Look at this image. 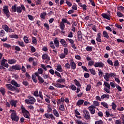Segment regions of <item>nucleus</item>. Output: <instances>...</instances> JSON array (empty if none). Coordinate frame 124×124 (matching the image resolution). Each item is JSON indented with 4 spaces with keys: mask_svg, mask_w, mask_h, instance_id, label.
<instances>
[{
    "mask_svg": "<svg viewBox=\"0 0 124 124\" xmlns=\"http://www.w3.org/2000/svg\"><path fill=\"white\" fill-rule=\"evenodd\" d=\"M2 28L3 30H4V31H7V32H8V31H9L10 30L9 27H8L7 25H3Z\"/></svg>",
    "mask_w": 124,
    "mask_h": 124,
    "instance_id": "obj_27",
    "label": "nucleus"
},
{
    "mask_svg": "<svg viewBox=\"0 0 124 124\" xmlns=\"http://www.w3.org/2000/svg\"><path fill=\"white\" fill-rule=\"evenodd\" d=\"M63 52H64V54H65V55H67L68 54V48H66V47H65L64 48V51H63Z\"/></svg>",
    "mask_w": 124,
    "mask_h": 124,
    "instance_id": "obj_51",
    "label": "nucleus"
},
{
    "mask_svg": "<svg viewBox=\"0 0 124 124\" xmlns=\"http://www.w3.org/2000/svg\"><path fill=\"white\" fill-rule=\"evenodd\" d=\"M69 89H71L72 91H76L77 87L74 85H71V86L69 87Z\"/></svg>",
    "mask_w": 124,
    "mask_h": 124,
    "instance_id": "obj_33",
    "label": "nucleus"
},
{
    "mask_svg": "<svg viewBox=\"0 0 124 124\" xmlns=\"http://www.w3.org/2000/svg\"><path fill=\"white\" fill-rule=\"evenodd\" d=\"M16 12L18 13H22V8L21 7H16Z\"/></svg>",
    "mask_w": 124,
    "mask_h": 124,
    "instance_id": "obj_40",
    "label": "nucleus"
},
{
    "mask_svg": "<svg viewBox=\"0 0 124 124\" xmlns=\"http://www.w3.org/2000/svg\"><path fill=\"white\" fill-rule=\"evenodd\" d=\"M10 111L13 112L11 115V118L13 122H16V112H15V110L11 109Z\"/></svg>",
    "mask_w": 124,
    "mask_h": 124,
    "instance_id": "obj_6",
    "label": "nucleus"
},
{
    "mask_svg": "<svg viewBox=\"0 0 124 124\" xmlns=\"http://www.w3.org/2000/svg\"><path fill=\"white\" fill-rule=\"evenodd\" d=\"M46 15V12H44L41 14L40 17L43 19H45V16Z\"/></svg>",
    "mask_w": 124,
    "mask_h": 124,
    "instance_id": "obj_32",
    "label": "nucleus"
},
{
    "mask_svg": "<svg viewBox=\"0 0 124 124\" xmlns=\"http://www.w3.org/2000/svg\"><path fill=\"white\" fill-rule=\"evenodd\" d=\"M21 112L23 116L28 119H30V111L26 109V108L23 106H21Z\"/></svg>",
    "mask_w": 124,
    "mask_h": 124,
    "instance_id": "obj_1",
    "label": "nucleus"
},
{
    "mask_svg": "<svg viewBox=\"0 0 124 124\" xmlns=\"http://www.w3.org/2000/svg\"><path fill=\"white\" fill-rule=\"evenodd\" d=\"M57 70L59 71V72H62V66L61 65H59L57 66Z\"/></svg>",
    "mask_w": 124,
    "mask_h": 124,
    "instance_id": "obj_37",
    "label": "nucleus"
},
{
    "mask_svg": "<svg viewBox=\"0 0 124 124\" xmlns=\"http://www.w3.org/2000/svg\"><path fill=\"white\" fill-rule=\"evenodd\" d=\"M82 33L81 31H78V39L79 41L81 42L82 41Z\"/></svg>",
    "mask_w": 124,
    "mask_h": 124,
    "instance_id": "obj_14",
    "label": "nucleus"
},
{
    "mask_svg": "<svg viewBox=\"0 0 124 124\" xmlns=\"http://www.w3.org/2000/svg\"><path fill=\"white\" fill-rule=\"evenodd\" d=\"M28 17L29 18V19L31 20V21H33V19H34V18L33 17V16L31 15H28Z\"/></svg>",
    "mask_w": 124,
    "mask_h": 124,
    "instance_id": "obj_45",
    "label": "nucleus"
},
{
    "mask_svg": "<svg viewBox=\"0 0 124 124\" xmlns=\"http://www.w3.org/2000/svg\"><path fill=\"white\" fill-rule=\"evenodd\" d=\"M47 108L48 109L47 110V113H51V112L52 111V108L50 107V106H48Z\"/></svg>",
    "mask_w": 124,
    "mask_h": 124,
    "instance_id": "obj_46",
    "label": "nucleus"
},
{
    "mask_svg": "<svg viewBox=\"0 0 124 124\" xmlns=\"http://www.w3.org/2000/svg\"><path fill=\"white\" fill-rule=\"evenodd\" d=\"M0 37H2V36H4V31L1 30L0 32Z\"/></svg>",
    "mask_w": 124,
    "mask_h": 124,
    "instance_id": "obj_57",
    "label": "nucleus"
},
{
    "mask_svg": "<svg viewBox=\"0 0 124 124\" xmlns=\"http://www.w3.org/2000/svg\"><path fill=\"white\" fill-rule=\"evenodd\" d=\"M12 10L13 12H16V4L12 6Z\"/></svg>",
    "mask_w": 124,
    "mask_h": 124,
    "instance_id": "obj_52",
    "label": "nucleus"
},
{
    "mask_svg": "<svg viewBox=\"0 0 124 124\" xmlns=\"http://www.w3.org/2000/svg\"><path fill=\"white\" fill-rule=\"evenodd\" d=\"M23 84L24 85V86H29V85H30V83L27 80H24L23 81Z\"/></svg>",
    "mask_w": 124,
    "mask_h": 124,
    "instance_id": "obj_43",
    "label": "nucleus"
},
{
    "mask_svg": "<svg viewBox=\"0 0 124 124\" xmlns=\"http://www.w3.org/2000/svg\"><path fill=\"white\" fill-rule=\"evenodd\" d=\"M10 103L12 106H14V107H16V101L14 100H12L10 102Z\"/></svg>",
    "mask_w": 124,
    "mask_h": 124,
    "instance_id": "obj_23",
    "label": "nucleus"
},
{
    "mask_svg": "<svg viewBox=\"0 0 124 124\" xmlns=\"http://www.w3.org/2000/svg\"><path fill=\"white\" fill-rule=\"evenodd\" d=\"M66 41H69L71 44H72L74 43V40L73 39H71L67 38L66 39Z\"/></svg>",
    "mask_w": 124,
    "mask_h": 124,
    "instance_id": "obj_53",
    "label": "nucleus"
},
{
    "mask_svg": "<svg viewBox=\"0 0 124 124\" xmlns=\"http://www.w3.org/2000/svg\"><path fill=\"white\" fill-rule=\"evenodd\" d=\"M101 16L105 19H107L108 20H110V15H108L107 13H103L101 15Z\"/></svg>",
    "mask_w": 124,
    "mask_h": 124,
    "instance_id": "obj_10",
    "label": "nucleus"
},
{
    "mask_svg": "<svg viewBox=\"0 0 124 124\" xmlns=\"http://www.w3.org/2000/svg\"><path fill=\"white\" fill-rule=\"evenodd\" d=\"M64 23H67L69 26H71V24L68 21L66 18H62V22L60 23V28L62 31H64L65 29V25Z\"/></svg>",
    "mask_w": 124,
    "mask_h": 124,
    "instance_id": "obj_2",
    "label": "nucleus"
},
{
    "mask_svg": "<svg viewBox=\"0 0 124 124\" xmlns=\"http://www.w3.org/2000/svg\"><path fill=\"white\" fill-rule=\"evenodd\" d=\"M91 88L92 86L91 84H88L86 88V92H90V91L91 90Z\"/></svg>",
    "mask_w": 124,
    "mask_h": 124,
    "instance_id": "obj_31",
    "label": "nucleus"
},
{
    "mask_svg": "<svg viewBox=\"0 0 124 124\" xmlns=\"http://www.w3.org/2000/svg\"><path fill=\"white\" fill-rule=\"evenodd\" d=\"M107 62L110 65L113 66V62H112V61L108 59V61H107Z\"/></svg>",
    "mask_w": 124,
    "mask_h": 124,
    "instance_id": "obj_60",
    "label": "nucleus"
},
{
    "mask_svg": "<svg viewBox=\"0 0 124 124\" xmlns=\"http://www.w3.org/2000/svg\"><path fill=\"white\" fill-rule=\"evenodd\" d=\"M117 16H119L120 17L124 16L123 14L120 12L117 13Z\"/></svg>",
    "mask_w": 124,
    "mask_h": 124,
    "instance_id": "obj_63",
    "label": "nucleus"
},
{
    "mask_svg": "<svg viewBox=\"0 0 124 124\" xmlns=\"http://www.w3.org/2000/svg\"><path fill=\"white\" fill-rule=\"evenodd\" d=\"M81 67L83 70H85V71H86L87 72H89V70L87 68V67L86 66H82Z\"/></svg>",
    "mask_w": 124,
    "mask_h": 124,
    "instance_id": "obj_62",
    "label": "nucleus"
},
{
    "mask_svg": "<svg viewBox=\"0 0 124 124\" xmlns=\"http://www.w3.org/2000/svg\"><path fill=\"white\" fill-rule=\"evenodd\" d=\"M98 71H99L98 72V75L99 77H102V76L103 75V72L100 69H98Z\"/></svg>",
    "mask_w": 124,
    "mask_h": 124,
    "instance_id": "obj_42",
    "label": "nucleus"
},
{
    "mask_svg": "<svg viewBox=\"0 0 124 124\" xmlns=\"http://www.w3.org/2000/svg\"><path fill=\"white\" fill-rule=\"evenodd\" d=\"M3 11L4 13L5 14L6 16H7L8 18H9L10 15H9V11L8 10V6H4L3 7Z\"/></svg>",
    "mask_w": 124,
    "mask_h": 124,
    "instance_id": "obj_7",
    "label": "nucleus"
},
{
    "mask_svg": "<svg viewBox=\"0 0 124 124\" xmlns=\"http://www.w3.org/2000/svg\"><path fill=\"white\" fill-rule=\"evenodd\" d=\"M60 43L64 47H66L67 46L66 41L63 39L60 40Z\"/></svg>",
    "mask_w": 124,
    "mask_h": 124,
    "instance_id": "obj_17",
    "label": "nucleus"
},
{
    "mask_svg": "<svg viewBox=\"0 0 124 124\" xmlns=\"http://www.w3.org/2000/svg\"><path fill=\"white\" fill-rule=\"evenodd\" d=\"M44 26L46 28V29L48 31L49 30V26L47 23H44Z\"/></svg>",
    "mask_w": 124,
    "mask_h": 124,
    "instance_id": "obj_44",
    "label": "nucleus"
},
{
    "mask_svg": "<svg viewBox=\"0 0 124 124\" xmlns=\"http://www.w3.org/2000/svg\"><path fill=\"white\" fill-rule=\"evenodd\" d=\"M117 9L119 11H124V7L122 6H120L118 7Z\"/></svg>",
    "mask_w": 124,
    "mask_h": 124,
    "instance_id": "obj_50",
    "label": "nucleus"
},
{
    "mask_svg": "<svg viewBox=\"0 0 124 124\" xmlns=\"http://www.w3.org/2000/svg\"><path fill=\"white\" fill-rule=\"evenodd\" d=\"M114 65L115 66H119V61L118 60L115 61V62H114Z\"/></svg>",
    "mask_w": 124,
    "mask_h": 124,
    "instance_id": "obj_61",
    "label": "nucleus"
},
{
    "mask_svg": "<svg viewBox=\"0 0 124 124\" xmlns=\"http://www.w3.org/2000/svg\"><path fill=\"white\" fill-rule=\"evenodd\" d=\"M54 43L55 44V46L57 47H59V42L58 40V38H56L54 40Z\"/></svg>",
    "mask_w": 124,
    "mask_h": 124,
    "instance_id": "obj_20",
    "label": "nucleus"
},
{
    "mask_svg": "<svg viewBox=\"0 0 124 124\" xmlns=\"http://www.w3.org/2000/svg\"><path fill=\"white\" fill-rule=\"evenodd\" d=\"M104 87H106L104 89V91L107 93H110V86L107 82L105 81L104 84Z\"/></svg>",
    "mask_w": 124,
    "mask_h": 124,
    "instance_id": "obj_4",
    "label": "nucleus"
},
{
    "mask_svg": "<svg viewBox=\"0 0 124 124\" xmlns=\"http://www.w3.org/2000/svg\"><path fill=\"white\" fill-rule=\"evenodd\" d=\"M89 71H90L91 73L93 75H96V72L95 71V70L93 69V68L92 69H90Z\"/></svg>",
    "mask_w": 124,
    "mask_h": 124,
    "instance_id": "obj_34",
    "label": "nucleus"
},
{
    "mask_svg": "<svg viewBox=\"0 0 124 124\" xmlns=\"http://www.w3.org/2000/svg\"><path fill=\"white\" fill-rule=\"evenodd\" d=\"M11 84L13 85V87H16V81L15 80H12L11 81Z\"/></svg>",
    "mask_w": 124,
    "mask_h": 124,
    "instance_id": "obj_47",
    "label": "nucleus"
},
{
    "mask_svg": "<svg viewBox=\"0 0 124 124\" xmlns=\"http://www.w3.org/2000/svg\"><path fill=\"white\" fill-rule=\"evenodd\" d=\"M95 67H103L104 64L102 62H96L94 65Z\"/></svg>",
    "mask_w": 124,
    "mask_h": 124,
    "instance_id": "obj_9",
    "label": "nucleus"
},
{
    "mask_svg": "<svg viewBox=\"0 0 124 124\" xmlns=\"http://www.w3.org/2000/svg\"><path fill=\"white\" fill-rule=\"evenodd\" d=\"M112 108L113 110H115L117 105L114 102H112L111 104Z\"/></svg>",
    "mask_w": 124,
    "mask_h": 124,
    "instance_id": "obj_39",
    "label": "nucleus"
},
{
    "mask_svg": "<svg viewBox=\"0 0 124 124\" xmlns=\"http://www.w3.org/2000/svg\"><path fill=\"white\" fill-rule=\"evenodd\" d=\"M38 81L39 84H43L44 82V79L41 77H39Z\"/></svg>",
    "mask_w": 124,
    "mask_h": 124,
    "instance_id": "obj_24",
    "label": "nucleus"
},
{
    "mask_svg": "<svg viewBox=\"0 0 124 124\" xmlns=\"http://www.w3.org/2000/svg\"><path fill=\"white\" fill-rule=\"evenodd\" d=\"M95 124H104V122L101 120H99L95 122Z\"/></svg>",
    "mask_w": 124,
    "mask_h": 124,
    "instance_id": "obj_41",
    "label": "nucleus"
},
{
    "mask_svg": "<svg viewBox=\"0 0 124 124\" xmlns=\"http://www.w3.org/2000/svg\"><path fill=\"white\" fill-rule=\"evenodd\" d=\"M70 65L69 63H66L65 64V67H66V68L67 69H69L70 68Z\"/></svg>",
    "mask_w": 124,
    "mask_h": 124,
    "instance_id": "obj_54",
    "label": "nucleus"
},
{
    "mask_svg": "<svg viewBox=\"0 0 124 124\" xmlns=\"http://www.w3.org/2000/svg\"><path fill=\"white\" fill-rule=\"evenodd\" d=\"M84 102V100H82V99L79 100L77 103V105H78V106H79V105H82V104H83Z\"/></svg>",
    "mask_w": 124,
    "mask_h": 124,
    "instance_id": "obj_22",
    "label": "nucleus"
},
{
    "mask_svg": "<svg viewBox=\"0 0 124 124\" xmlns=\"http://www.w3.org/2000/svg\"><path fill=\"white\" fill-rule=\"evenodd\" d=\"M103 34L104 37L106 38L107 39H108L109 38L108 33L106 31H103Z\"/></svg>",
    "mask_w": 124,
    "mask_h": 124,
    "instance_id": "obj_21",
    "label": "nucleus"
},
{
    "mask_svg": "<svg viewBox=\"0 0 124 124\" xmlns=\"http://www.w3.org/2000/svg\"><path fill=\"white\" fill-rule=\"evenodd\" d=\"M57 83L55 84V86L56 88H65V85H62L59 83H65V78H60V79L57 80Z\"/></svg>",
    "mask_w": 124,
    "mask_h": 124,
    "instance_id": "obj_3",
    "label": "nucleus"
},
{
    "mask_svg": "<svg viewBox=\"0 0 124 124\" xmlns=\"http://www.w3.org/2000/svg\"><path fill=\"white\" fill-rule=\"evenodd\" d=\"M86 50L88 51H91L93 50V47L88 46L86 47Z\"/></svg>",
    "mask_w": 124,
    "mask_h": 124,
    "instance_id": "obj_36",
    "label": "nucleus"
},
{
    "mask_svg": "<svg viewBox=\"0 0 124 124\" xmlns=\"http://www.w3.org/2000/svg\"><path fill=\"white\" fill-rule=\"evenodd\" d=\"M116 88L119 92H122V88L119 85H116Z\"/></svg>",
    "mask_w": 124,
    "mask_h": 124,
    "instance_id": "obj_58",
    "label": "nucleus"
},
{
    "mask_svg": "<svg viewBox=\"0 0 124 124\" xmlns=\"http://www.w3.org/2000/svg\"><path fill=\"white\" fill-rule=\"evenodd\" d=\"M83 116L84 117V118L86 120H87V121L91 120L90 112L88 110H83Z\"/></svg>",
    "mask_w": 124,
    "mask_h": 124,
    "instance_id": "obj_5",
    "label": "nucleus"
},
{
    "mask_svg": "<svg viewBox=\"0 0 124 124\" xmlns=\"http://www.w3.org/2000/svg\"><path fill=\"white\" fill-rule=\"evenodd\" d=\"M53 114L57 118H59L60 117L59 113L56 109H53Z\"/></svg>",
    "mask_w": 124,
    "mask_h": 124,
    "instance_id": "obj_18",
    "label": "nucleus"
},
{
    "mask_svg": "<svg viewBox=\"0 0 124 124\" xmlns=\"http://www.w3.org/2000/svg\"><path fill=\"white\" fill-rule=\"evenodd\" d=\"M101 104L103 107H105V108H107V109H108V104L107 103H106L105 102H102L101 103Z\"/></svg>",
    "mask_w": 124,
    "mask_h": 124,
    "instance_id": "obj_25",
    "label": "nucleus"
},
{
    "mask_svg": "<svg viewBox=\"0 0 124 124\" xmlns=\"http://www.w3.org/2000/svg\"><path fill=\"white\" fill-rule=\"evenodd\" d=\"M101 99H104V98H107L108 99L109 98V95L108 94H104L101 96Z\"/></svg>",
    "mask_w": 124,
    "mask_h": 124,
    "instance_id": "obj_19",
    "label": "nucleus"
},
{
    "mask_svg": "<svg viewBox=\"0 0 124 124\" xmlns=\"http://www.w3.org/2000/svg\"><path fill=\"white\" fill-rule=\"evenodd\" d=\"M7 62V60H6V59H3L1 61V65L4 66V67H6L7 68H8V67L9 66V65H8V63H6L5 62Z\"/></svg>",
    "mask_w": 124,
    "mask_h": 124,
    "instance_id": "obj_8",
    "label": "nucleus"
},
{
    "mask_svg": "<svg viewBox=\"0 0 124 124\" xmlns=\"http://www.w3.org/2000/svg\"><path fill=\"white\" fill-rule=\"evenodd\" d=\"M18 43L19 46H21L22 47L25 46V45H24V42L18 41Z\"/></svg>",
    "mask_w": 124,
    "mask_h": 124,
    "instance_id": "obj_55",
    "label": "nucleus"
},
{
    "mask_svg": "<svg viewBox=\"0 0 124 124\" xmlns=\"http://www.w3.org/2000/svg\"><path fill=\"white\" fill-rule=\"evenodd\" d=\"M6 87L10 91H15V87L12 86L10 84H6Z\"/></svg>",
    "mask_w": 124,
    "mask_h": 124,
    "instance_id": "obj_11",
    "label": "nucleus"
},
{
    "mask_svg": "<svg viewBox=\"0 0 124 124\" xmlns=\"http://www.w3.org/2000/svg\"><path fill=\"white\" fill-rule=\"evenodd\" d=\"M88 65L90 66H92L94 65V62L93 61H90L89 62Z\"/></svg>",
    "mask_w": 124,
    "mask_h": 124,
    "instance_id": "obj_48",
    "label": "nucleus"
},
{
    "mask_svg": "<svg viewBox=\"0 0 124 124\" xmlns=\"http://www.w3.org/2000/svg\"><path fill=\"white\" fill-rule=\"evenodd\" d=\"M70 66L72 69L75 70L76 68V64L73 60L70 61Z\"/></svg>",
    "mask_w": 124,
    "mask_h": 124,
    "instance_id": "obj_12",
    "label": "nucleus"
},
{
    "mask_svg": "<svg viewBox=\"0 0 124 124\" xmlns=\"http://www.w3.org/2000/svg\"><path fill=\"white\" fill-rule=\"evenodd\" d=\"M0 93H2V95H4L5 94V89L3 88H0Z\"/></svg>",
    "mask_w": 124,
    "mask_h": 124,
    "instance_id": "obj_28",
    "label": "nucleus"
},
{
    "mask_svg": "<svg viewBox=\"0 0 124 124\" xmlns=\"http://www.w3.org/2000/svg\"><path fill=\"white\" fill-rule=\"evenodd\" d=\"M110 77V74L108 73H106V75H104V79L108 82L109 81Z\"/></svg>",
    "mask_w": 124,
    "mask_h": 124,
    "instance_id": "obj_15",
    "label": "nucleus"
},
{
    "mask_svg": "<svg viewBox=\"0 0 124 124\" xmlns=\"http://www.w3.org/2000/svg\"><path fill=\"white\" fill-rule=\"evenodd\" d=\"M28 98L31 102V104H34V103L36 101V99L33 97V96H31V95L28 96Z\"/></svg>",
    "mask_w": 124,
    "mask_h": 124,
    "instance_id": "obj_13",
    "label": "nucleus"
},
{
    "mask_svg": "<svg viewBox=\"0 0 124 124\" xmlns=\"http://www.w3.org/2000/svg\"><path fill=\"white\" fill-rule=\"evenodd\" d=\"M93 105H94V106H97V107H98V106H99V103H98V101H93Z\"/></svg>",
    "mask_w": 124,
    "mask_h": 124,
    "instance_id": "obj_59",
    "label": "nucleus"
},
{
    "mask_svg": "<svg viewBox=\"0 0 124 124\" xmlns=\"http://www.w3.org/2000/svg\"><path fill=\"white\" fill-rule=\"evenodd\" d=\"M24 41L25 43L28 44L29 43V38H28L27 36H25L23 38Z\"/></svg>",
    "mask_w": 124,
    "mask_h": 124,
    "instance_id": "obj_35",
    "label": "nucleus"
},
{
    "mask_svg": "<svg viewBox=\"0 0 124 124\" xmlns=\"http://www.w3.org/2000/svg\"><path fill=\"white\" fill-rule=\"evenodd\" d=\"M59 110H60V111H64L65 108H64V104L63 103H62V105H60Z\"/></svg>",
    "mask_w": 124,
    "mask_h": 124,
    "instance_id": "obj_26",
    "label": "nucleus"
},
{
    "mask_svg": "<svg viewBox=\"0 0 124 124\" xmlns=\"http://www.w3.org/2000/svg\"><path fill=\"white\" fill-rule=\"evenodd\" d=\"M74 82L76 86H77V87H81V85L80 84L79 82L78 81L77 79H75L74 80Z\"/></svg>",
    "mask_w": 124,
    "mask_h": 124,
    "instance_id": "obj_29",
    "label": "nucleus"
},
{
    "mask_svg": "<svg viewBox=\"0 0 124 124\" xmlns=\"http://www.w3.org/2000/svg\"><path fill=\"white\" fill-rule=\"evenodd\" d=\"M38 73L39 74H42L43 73V70L42 68H39L38 69Z\"/></svg>",
    "mask_w": 124,
    "mask_h": 124,
    "instance_id": "obj_64",
    "label": "nucleus"
},
{
    "mask_svg": "<svg viewBox=\"0 0 124 124\" xmlns=\"http://www.w3.org/2000/svg\"><path fill=\"white\" fill-rule=\"evenodd\" d=\"M32 80H33V81L34 83H37V79H36V78L35 75H32Z\"/></svg>",
    "mask_w": 124,
    "mask_h": 124,
    "instance_id": "obj_38",
    "label": "nucleus"
},
{
    "mask_svg": "<svg viewBox=\"0 0 124 124\" xmlns=\"http://www.w3.org/2000/svg\"><path fill=\"white\" fill-rule=\"evenodd\" d=\"M42 59L43 60H47V62H49L50 61V57L46 54H44L42 55Z\"/></svg>",
    "mask_w": 124,
    "mask_h": 124,
    "instance_id": "obj_16",
    "label": "nucleus"
},
{
    "mask_svg": "<svg viewBox=\"0 0 124 124\" xmlns=\"http://www.w3.org/2000/svg\"><path fill=\"white\" fill-rule=\"evenodd\" d=\"M8 63L12 64L13 63H15L16 62V60L14 59L9 60L8 61Z\"/></svg>",
    "mask_w": 124,
    "mask_h": 124,
    "instance_id": "obj_30",
    "label": "nucleus"
},
{
    "mask_svg": "<svg viewBox=\"0 0 124 124\" xmlns=\"http://www.w3.org/2000/svg\"><path fill=\"white\" fill-rule=\"evenodd\" d=\"M3 46L5 48H10V47H11V46H10V45H8L6 43L3 44Z\"/></svg>",
    "mask_w": 124,
    "mask_h": 124,
    "instance_id": "obj_49",
    "label": "nucleus"
},
{
    "mask_svg": "<svg viewBox=\"0 0 124 124\" xmlns=\"http://www.w3.org/2000/svg\"><path fill=\"white\" fill-rule=\"evenodd\" d=\"M84 77L85 78H89L90 74L88 73H85L84 74Z\"/></svg>",
    "mask_w": 124,
    "mask_h": 124,
    "instance_id": "obj_56",
    "label": "nucleus"
}]
</instances>
